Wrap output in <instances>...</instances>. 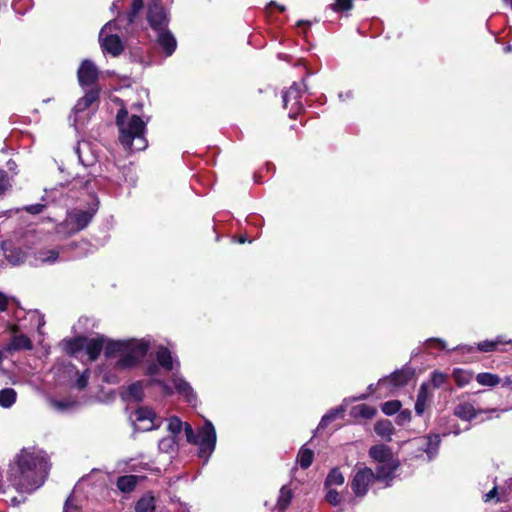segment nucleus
Instances as JSON below:
<instances>
[{
    "label": "nucleus",
    "mask_w": 512,
    "mask_h": 512,
    "mask_svg": "<svg viewBox=\"0 0 512 512\" xmlns=\"http://www.w3.org/2000/svg\"><path fill=\"white\" fill-rule=\"evenodd\" d=\"M475 379L480 385L488 387H494L501 383V378L492 373H479Z\"/></svg>",
    "instance_id": "c756f323"
},
{
    "label": "nucleus",
    "mask_w": 512,
    "mask_h": 512,
    "mask_svg": "<svg viewBox=\"0 0 512 512\" xmlns=\"http://www.w3.org/2000/svg\"><path fill=\"white\" fill-rule=\"evenodd\" d=\"M98 76L99 70L97 66L91 60H83L77 71V78L80 86H93L97 82Z\"/></svg>",
    "instance_id": "9b49d317"
},
{
    "label": "nucleus",
    "mask_w": 512,
    "mask_h": 512,
    "mask_svg": "<svg viewBox=\"0 0 512 512\" xmlns=\"http://www.w3.org/2000/svg\"><path fill=\"white\" fill-rule=\"evenodd\" d=\"M326 501L333 505V506H337L341 503V496L340 494L334 490V489H329L327 494H326V497H325Z\"/></svg>",
    "instance_id": "a18cd8bd"
},
{
    "label": "nucleus",
    "mask_w": 512,
    "mask_h": 512,
    "mask_svg": "<svg viewBox=\"0 0 512 512\" xmlns=\"http://www.w3.org/2000/svg\"><path fill=\"white\" fill-rule=\"evenodd\" d=\"M136 421H148L149 424L145 426L144 430H152L160 426V419L157 418L155 412L149 407H140L135 412Z\"/></svg>",
    "instance_id": "2eb2a0df"
},
{
    "label": "nucleus",
    "mask_w": 512,
    "mask_h": 512,
    "mask_svg": "<svg viewBox=\"0 0 512 512\" xmlns=\"http://www.w3.org/2000/svg\"><path fill=\"white\" fill-rule=\"evenodd\" d=\"M98 207L95 204L93 207H90L87 210H82L79 208H74L67 213L65 219V226L68 229L69 233H76L88 226V224L93 219Z\"/></svg>",
    "instance_id": "0eeeda50"
},
{
    "label": "nucleus",
    "mask_w": 512,
    "mask_h": 512,
    "mask_svg": "<svg viewBox=\"0 0 512 512\" xmlns=\"http://www.w3.org/2000/svg\"><path fill=\"white\" fill-rule=\"evenodd\" d=\"M84 339H72L65 341V349L67 352L76 353L80 348H83Z\"/></svg>",
    "instance_id": "79ce46f5"
},
{
    "label": "nucleus",
    "mask_w": 512,
    "mask_h": 512,
    "mask_svg": "<svg viewBox=\"0 0 512 512\" xmlns=\"http://www.w3.org/2000/svg\"><path fill=\"white\" fill-rule=\"evenodd\" d=\"M146 19L154 32L168 28L169 17L160 0H151L149 2Z\"/></svg>",
    "instance_id": "6e6552de"
},
{
    "label": "nucleus",
    "mask_w": 512,
    "mask_h": 512,
    "mask_svg": "<svg viewBox=\"0 0 512 512\" xmlns=\"http://www.w3.org/2000/svg\"><path fill=\"white\" fill-rule=\"evenodd\" d=\"M157 371H158V366L156 364H150L147 367L146 374L147 375H154V374L157 373Z\"/></svg>",
    "instance_id": "4d7b16f0"
},
{
    "label": "nucleus",
    "mask_w": 512,
    "mask_h": 512,
    "mask_svg": "<svg viewBox=\"0 0 512 512\" xmlns=\"http://www.w3.org/2000/svg\"><path fill=\"white\" fill-rule=\"evenodd\" d=\"M8 261L12 263L13 265H18L21 262H23V254L20 250L11 251L9 254L6 255Z\"/></svg>",
    "instance_id": "de8ad7c7"
},
{
    "label": "nucleus",
    "mask_w": 512,
    "mask_h": 512,
    "mask_svg": "<svg viewBox=\"0 0 512 512\" xmlns=\"http://www.w3.org/2000/svg\"><path fill=\"white\" fill-rule=\"evenodd\" d=\"M89 182H90V179L84 181L83 178L76 177V178L73 179L72 185H73V187L84 188V187H87Z\"/></svg>",
    "instance_id": "603ef678"
},
{
    "label": "nucleus",
    "mask_w": 512,
    "mask_h": 512,
    "mask_svg": "<svg viewBox=\"0 0 512 512\" xmlns=\"http://www.w3.org/2000/svg\"><path fill=\"white\" fill-rule=\"evenodd\" d=\"M343 411V408L339 407L325 414L320 421L318 429L325 428L330 422L334 421L339 414L343 413Z\"/></svg>",
    "instance_id": "4c0bfd02"
},
{
    "label": "nucleus",
    "mask_w": 512,
    "mask_h": 512,
    "mask_svg": "<svg viewBox=\"0 0 512 512\" xmlns=\"http://www.w3.org/2000/svg\"><path fill=\"white\" fill-rule=\"evenodd\" d=\"M440 441L438 435H430L417 440L416 444L421 450L427 453L429 459H431L437 453Z\"/></svg>",
    "instance_id": "a211bd4d"
},
{
    "label": "nucleus",
    "mask_w": 512,
    "mask_h": 512,
    "mask_svg": "<svg viewBox=\"0 0 512 512\" xmlns=\"http://www.w3.org/2000/svg\"><path fill=\"white\" fill-rule=\"evenodd\" d=\"M137 482L138 476L125 475L118 478L117 487L121 492L129 493L135 489Z\"/></svg>",
    "instance_id": "393cba45"
},
{
    "label": "nucleus",
    "mask_w": 512,
    "mask_h": 512,
    "mask_svg": "<svg viewBox=\"0 0 512 512\" xmlns=\"http://www.w3.org/2000/svg\"><path fill=\"white\" fill-rule=\"evenodd\" d=\"M246 241H247V240H246V238H244V237H241V238L239 239V242H240V243H245Z\"/></svg>",
    "instance_id": "0e129e2a"
},
{
    "label": "nucleus",
    "mask_w": 512,
    "mask_h": 512,
    "mask_svg": "<svg viewBox=\"0 0 512 512\" xmlns=\"http://www.w3.org/2000/svg\"><path fill=\"white\" fill-rule=\"evenodd\" d=\"M105 345V338L98 336L96 338L84 339L83 348L89 356L90 361H94L100 355Z\"/></svg>",
    "instance_id": "f3484780"
},
{
    "label": "nucleus",
    "mask_w": 512,
    "mask_h": 512,
    "mask_svg": "<svg viewBox=\"0 0 512 512\" xmlns=\"http://www.w3.org/2000/svg\"><path fill=\"white\" fill-rule=\"evenodd\" d=\"M47 403L53 410L60 413L68 412L77 406L76 401L68 399L58 400L52 397L47 399Z\"/></svg>",
    "instance_id": "5701e85b"
},
{
    "label": "nucleus",
    "mask_w": 512,
    "mask_h": 512,
    "mask_svg": "<svg viewBox=\"0 0 512 512\" xmlns=\"http://www.w3.org/2000/svg\"><path fill=\"white\" fill-rule=\"evenodd\" d=\"M414 375V370L409 367H404L395 371L390 377L380 379L378 386L391 384L393 387H401L406 385Z\"/></svg>",
    "instance_id": "f8f14e48"
},
{
    "label": "nucleus",
    "mask_w": 512,
    "mask_h": 512,
    "mask_svg": "<svg viewBox=\"0 0 512 512\" xmlns=\"http://www.w3.org/2000/svg\"><path fill=\"white\" fill-rule=\"evenodd\" d=\"M132 342L130 341H112L105 339L104 352L107 357H112L116 354H121L125 349H127L128 345Z\"/></svg>",
    "instance_id": "4be33fe9"
},
{
    "label": "nucleus",
    "mask_w": 512,
    "mask_h": 512,
    "mask_svg": "<svg viewBox=\"0 0 512 512\" xmlns=\"http://www.w3.org/2000/svg\"><path fill=\"white\" fill-rule=\"evenodd\" d=\"M8 305V298L5 294L0 292V311H5Z\"/></svg>",
    "instance_id": "5fc2aeb1"
},
{
    "label": "nucleus",
    "mask_w": 512,
    "mask_h": 512,
    "mask_svg": "<svg viewBox=\"0 0 512 512\" xmlns=\"http://www.w3.org/2000/svg\"><path fill=\"white\" fill-rule=\"evenodd\" d=\"M345 478L339 468L335 467L330 470L325 480V487L330 488L332 486H341L344 484Z\"/></svg>",
    "instance_id": "c85d7f7f"
},
{
    "label": "nucleus",
    "mask_w": 512,
    "mask_h": 512,
    "mask_svg": "<svg viewBox=\"0 0 512 512\" xmlns=\"http://www.w3.org/2000/svg\"><path fill=\"white\" fill-rule=\"evenodd\" d=\"M90 371L86 369L76 380V387L78 389H84L88 385Z\"/></svg>",
    "instance_id": "8fccbe9b"
},
{
    "label": "nucleus",
    "mask_w": 512,
    "mask_h": 512,
    "mask_svg": "<svg viewBox=\"0 0 512 512\" xmlns=\"http://www.w3.org/2000/svg\"><path fill=\"white\" fill-rule=\"evenodd\" d=\"M510 341L504 340L502 337H497L495 340H485L478 344V349L482 352H492L496 350L499 344L509 343Z\"/></svg>",
    "instance_id": "c9c22d12"
},
{
    "label": "nucleus",
    "mask_w": 512,
    "mask_h": 512,
    "mask_svg": "<svg viewBox=\"0 0 512 512\" xmlns=\"http://www.w3.org/2000/svg\"><path fill=\"white\" fill-rule=\"evenodd\" d=\"M33 347L30 338L26 335H15L10 344L5 347L6 351L31 350Z\"/></svg>",
    "instance_id": "412c9836"
},
{
    "label": "nucleus",
    "mask_w": 512,
    "mask_h": 512,
    "mask_svg": "<svg viewBox=\"0 0 512 512\" xmlns=\"http://www.w3.org/2000/svg\"><path fill=\"white\" fill-rule=\"evenodd\" d=\"M147 118L144 121L140 116L129 115L125 108L118 111L116 116V124L119 128V141L131 151H141L147 147L145 138Z\"/></svg>",
    "instance_id": "7ed1b4c3"
},
{
    "label": "nucleus",
    "mask_w": 512,
    "mask_h": 512,
    "mask_svg": "<svg viewBox=\"0 0 512 512\" xmlns=\"http://www.w3.org/2000/svg\"><path fill=\"white\" fill-rule=\"evenodd\" d=\"M278 7H279V9H280L281 11H284V10H285V7H284V6H278Z\"/></svg>",
    "instance_id": "774afa93"
},
{
    "label": "nucleus",
    "mask_w": 512,
    "mask_h": 512,
    "mask_svg": "<svg viewBox=\"0 0 512 512\" xmlns=\"http://www.w3.org/2000/svg\"><path fill=\"white\" fill-rule=\"evenodd\" d=\"M448 380V376L445 373L434 371L431 374V383L435 388L443 386Z\"/></svg>",
    "instance_id": "a19ab883"
},
{
    "label": "nucleus",
    "mask_w": 512,
    "mask_h": 512,
    "mask_svg": "<svg viewBox=\"0 0 512 512\" xmlns=\"http://www.w3.org/2000/svg\"><path fill=\"white\" fill-rule=\"evenodd\" d=\"M2 360H3V353H2V351H0V363L2 362Z\"/></svg>",
    "instance_id": "69168bd1"
},
{
    "label": "nucleus",
    "mask_w": 512,
    "mask_h": 512,
    "mask_svg": "<svg viewBox=\"0 0 512 512\" xmlns=\"http://www.w3.org/2000/svg\"><path fill=\"white\" fill-rule=\"evenodd\" d=\"M149 345L144 340H132L115 362L114 368L117 371H124L135 367L146 355Z\"/></svg>",
    "instance_id": "423d86ee"
},
{
    "label": "nucleus",
    "mask_w": 512,
    "mask_h": 512,
    "mask_svg": "<svg viewBox=\"0 0 512 512\" xmlns=\"http://www.w3.org/2000/svg\"><path fill=\"white\" fill-rule=\"evenodd\" d=\"M499 385H501L503 387L512 385V377L507 376L504 379H501V383Z\"/></svg>",
    "instance_id": "13d9d810"
},
{
    "label": "nucleus",
    "mask_w": 512,
    "mask_h": 512,
    "mask_svg": "<svg viewBox=\"0 0 512 512\" xmlns=\"http://www.w3.org/2000/svg\"><path fill=\"white\" fill-rule=\"evenodd\" d=\"M305 88L304 83L294 82L290 88L283 93V106L289 109V117L294 118L302 111L303 104L301 98Z\"/></svg>",
    "instance_id": "9d476101"
},
{
    "label": "nucleus",
    "mask_w": 512,
    "mask_h": 512,
    "mask_svg": "<svg viewBox=\"0 0 512 512\" xmlns=\"http://www.w3.org/2000/svg\"><path fill=\"white\" fill-rule=\"evenodd\" d=\"M369 456L378 463L376 467L377 480L391 479L398 468V462L393 458L391 449L384 444H377L369 449Z\"/></svg>",
    "instance_id": "39448f33"
},
{
    "label": "nucleus",
    "mask_w": 512,
    "mask_h": 512,
    "mask_svg": "<svg viewBox=\"0 0 512 512\" xmlns=\"http://www.w3.org/2000/svg\"><path fill=\"white\" fill-rule=\"evenodd\" d=\"M103 380L105 382L111 383V384H116L120 381L119 377H117L116 375L109 374V373L104 374Z\"/></svg>",
    "instance_id": "864d4df0"
},
{
    "label": "nucleus",
    "mask_w": 512,
    "mask_h": 512,
    "mask_svg": "<svg viewBox=\"0 0 512 512\" xmlns=\"http://www.w3.org/2000/svg\"><path fill=\"white\" fill-rule=\"evenodd\" d=\"M16 392L12 388L2 389L0 391V406L3 408L11 407L16 401Z\"/></svg>",
    "instance_id": "72a5a7b5"
},
{
    "label": "nucleus",
    "mask_w": 512,
    "mask_h": 512,
    "mask_svg": "<svg viewBox=\"0 0 512 512\" xmlns=\"http://www.w3.org/2000/svg\"><path fill=\"white\" fill-rule=\"evenodd\" d=\"M375 480H377V473H374L371 468H358L351 480V489L355 496L364 497Z\"/></svg>",
    "instance_id": "1a4fd4ad"
},
{
    "label": "nucleus",
    "mask_w": 512,
    "mask_h": 512,
    "mask_svg": "<svg viewBox=\"0 0 512 512\" xmlns=\"http://www.w3.org/2000/svg\"><path fill=\"white\" fill-rule=\"evenodd\" d=\"M352 6V0H335V2L330 5L331 9L335 12L350 10Z\"/></svg>",
    "instance_id": "37998d69"
},
{
    "label": "nucleus",
    "mask_w": 512,
    "mask_h": 512,
    "mask_svg": "<svg viewBox=\"0 0 512 512\" xmlns=\"http://www.w3.org/2000/svg\"><path fill=\"white\" fill-rule=\"evenodd\" d=\"M425 345L429 348H435L438 350H444L446 348L445 341L440 338H430L426 340Z\"/></svg>",
    "instance_id": "49530a36"
},
{
    "label": "nucleus",
    "mask_w": 512,
    "mask_h": 512,
    "mask_svg": "<svg viewBox=\"0 0 512 512\" xmlns=\"http://www.w3.org/2000/svg\"><path fill=\"white\" fill-rule=\"evenodd\" d=\"M374 430L377 435H379L383 438L390 439L391 435L393 434L394 427H393L391 421L381 420L375 424Z\"/></svg>",
    "instance_id": "473e14b6"
},
{
    "label": "nucleus",
    "mask_w": 512,
    "mask_h": 512,
    "mask_svg": "<svg viewBox=\"0 0 512 512\" xmlns=\"http://www.w3.org/2000/svg\"><path fill=\"white\" fill-rule=\"evenodd\" d=\"M49 467L42 450L23 448L9 465L8 480L17 491L31 493L43 485Z\"/></svg>",
    "instance_id": "f257e3e1"
},
{
    "label": "nucleus",
    "mask_w": 512,
    "mask_h": 512,
    "mask_svg": "<svg viewBox=\"0 0 512 512\" xmlns=\"http://www.w3.org/2000/svg\"><path fill=\"white\" fill-rule=\"evenodd\" d=\"M401 403L397 400L385 402L382 405V412L386 415H393L399 411Z\"/></svg>",
    "instance_id": "ea45409f"
},
{
    "label": "nucleus",
    "mask_w": 512,
    "mask_h": 512,
    "mask_svg": "<svg viewBox=\"0 0 512 512\" xmlns=\"http://www.w3.org/2000/svg\"><path fill=\"white\" fill-rule=\"evenodd\" d=\"M128 395L135 401H141L144 396L142 382L138 381L128 387Z\"/></svg>",
    "instance_id": "e433bc0d"
},
{
    "label": "nucleus",
    "mask_w": 512,
    "mask_h": 512,
    "mask_svg": "<svg viewBox=\"0 0 512 512\" xmlns=\"http://www.w3.org/2000/svg\"><path fill=\"white\" fill-rule=\"evenodd\" d=\"M183 426V422L178 417H171L168 420L167 428L174 436L181 432Z\"/></svg>",
    "instance_id": "58836bf2"
},
{
    "label": "nucleus",
    "mask_w": 512,
    "mask_h": 512,
    "mask_svg": "<svg viewBox=\"0 0 512 512\" xmlns=\"http://www.w3.org/2000/svg\"><path fill=\"white\" fill-rule=\"evenodd\" d=\"M292 498V490L286 485L282 486L276 504L278 511L283 512L290 505Z\"/></svg>",
    "instance_id": "a878e982"
},
{
    "label": "nucleus",
    "mask_w": 512,
    "mask_h": 512,
    "mask_svg": "<svg viewBox=\"0 0 512 512\" xmlns=\"http://www.w3.org/2000/svg\"><path fill=\"white\" fill-rule=\"evenodd\" d=\"M352 415L354 417H361L364 419H370L376 414V409L366 404H359L352 408Z\"/></svg>",
    "instance_id": "2f4dec72"
},
{
    "label": "nucleus",
    "mask_w": 512,
    "mask_h": 512,
    "mask_svg": "<svg viewBox=\"0 0 512 512\" xmlns=\"http://www.w3.org/2000/svg\"><path fill=\"white\" fill-rule=\"evenodd\" d=\"M172 381H173V384H174V387H175L176 391L180 395L185 397L187 402L193 403V402L196 401V396L194 394V391H193L192 387L190 386V384L188 382H186L180 376H174Z\"/></svg>",
    "instance_id": "6ab92c4d"
},
{
    "label": "nucleus",
    "mask_w": 512,
    "mask_h": 512,
    "mask_svg": "<svg viewBox=\"0 0 512 512\" xmlns=\"http://www.w3.org/2000/svg\"><path fill=\"white\" fill-rule=\"evenodd\" d=\"M314 453L311 449L302 447L298 453V463L302 469H307L313 462Z\"/></svg>",
    "instance_id": "f704fd0d"
},
{
    "label": "nucleus",
    "mask_w": 512,
    "mask_h": 512,
    "mask_svg": "<svg viewBox=\"0 0 512 512\" xmlns=\"http://www.w3.org/2000/svg\"><path fill=\"white\" fill-rule=\"evenodd\" d=\"M155 498L152 495H144L135 504L136 512H155Z\"/></svg>",
    "instance_id": "bb28decb"
},
{
    "label": "nucleus",
    "mask_w": 512,
    "mask_h": 512,
    "mask_svg": "<svg viewBox=\"0 0 512 512\" xmlns=\"http://www.w3.org/2000/svg\"><path fill=\"white\" fill-rule=\"evenodd\" d=\"M497 494V487L495 486L492 490H490L488 493L485 494L484 500L490 501L492 498H494Z\"/></svg>",
    "instance_id": "6e6d98bb"
},
{
    "label": "nucleus",
    "mask_w": 512,
    "mask_h": 512,
    "mask_svg": "<svg viewBox=\"0 0 512 512\" xmlns=\"http://www.w3.org/2000/svg\"><path fill=\"white\" fill-rule=\"evenodd\" d=\"M176 441L174 437L163 438L159 442V449L163 452H169L174 450Z\"/></svg>",
    "instance_id": "c03bdc74"
},
{
    "label": "nucleus",
    "mask_w": 512,
    "mask_h": 512,
    "mask_svg": "<svg viewBox=\"0 0 512 512\" xmlns=\"http://www.w3.org/2000/svg\"><path fill=\"white\" fill-rule=\"evenodd\" d=\"M143 0H133L130 10L118 15L114 20L109 21L99 33V41L104 53H108L114 57L119 56L123 50L124 45L120 37L113 34L114 30H127L128 27L135 23L139 13L143 9Z\"/></svg>",
    "instance_id": "f03ea898"
},
{
    "label": "nucleus",
    "mask_w": 512,
    "mask_h": 512,
    "mask_svg": "<svg viewBox=\"0 0 512 512\" xmlns=\"http://www.w3.org/2000/svg\"><path fill=\"white\" fill-rule=\"evenodd\" d=\"M59 257V252L55 249H42L35 254V264H53Z\"/></svg>",
    "instance_id": "b1692460"
},
{
    "label": "nucleus",
    "mask_w": 512,
    "mask_h": 512,
    "mask_svg": "<svg viewBox=\"0 0 512 512\" xmlns=\"http://www.w3.org/2000/svg\"><path fill=\"white\" fill-rule=\"evenodd\" d=\"M452 377L459 387H463L472 381L473 374L470 371L456 368L453 370Z\"/></svg>",
    "instance_id": "7c9ffc66"
},
{
    "label": "nucleus",
    "mask_w": 512,
    "mask_h": 512,
    "mask_svg": "<svg viewBox=\"0 0 512 512\" xmlns=\"http://www.w3.org/2000/svg\"><path fill=\"white\" fill-rule=\"evenodd\" d=\"M156 358L158 363L166 370H172L173 368V359L171 352L165 348L160 347L156 353Z\"/></svg>",
    "instance_id": "cd10ccee"
},
{
    "label": "nucleus",
    "mask_w": 512,
    "mask_h": 512,
    "mask_svg": "<svg viewBox=\"0 0 512 512\" xmlns=\"http://www.w3.org/2000/svg\"><path fill=\"white\" fill-rule=\"evenodd\" d=\"M44 208L45 206L43 204L37 203L26 206L25 210L30 214H40Z\"/></svg>",
    "instance_id": "3c124183"
},
{
    "label": "nucleus",
    "mask_w": 512,
    "mask_h": 512,
    "mask_svg": "<svg viewBox=\"0 0 512 512\" xmlns=\"http://www.w3.org/2000/svg\"><path fill=\"white\" fill-rule=\"evenodd\" d=\"M504 1L509 3L512 6V0H504Z\"/></svg>",
    "instance_id": "338daca9"
},
{
    "label": "nucleus",
    "mask_w": 512,
    "mask_h": 512,
    "mask_svg": "<svg viewBox=\"0 0 512 512\" xmlns=\"http://www.w3.org/2000/svg\"><path fill=\"white\" fill-rule=\"evenodd\" d=\"M72 507V497H69L65 502V511L69 512L70 508Z\"/></svg>",
    "instance_id": "bf43d9fd"
},
{
    "label": "nucleus",
    "mask_w": 512,
    "mask_h": 512,
    "mask_svg": "<svg viewBox=\"0 0 512 512\" xmlns=\"http://www.w3.org/2000/svg\"><path fill=\"white\" fill-rule=\"evenodd\" d=\"M155 34L158 45L162 48L166 56H171L177 47V41L174 35L168 28L157 31Z\"/></svg>",
    "instance_id": "4468645a"
},
{
    "label": "nucleus",
    "mask_w": 512,
    "mask_h": 512,
    "mask_svg": "<svg viewBox=\"0 0 512 512\" xmlns=\"http://www.w3.org/2000/svg\"><path fill=\"white\" fill-rule=\"evenodd\" d=\"M142 109V104H133L132 105V110H134L135 112H140Z\"/></svg>",
    "instance_id": "680f3d73"
},
{
    "label": "nucleus",
    "mask_w": 512,
    "mask_h": 512,
    "mask_svg": "<svg viewBox=\"0 0 512 512\" xmlns=\"http://www.w3.org/2000/svg\"><path fill=\"white\" fill-rule=\"evenodd\" d=\"M495 409L492 410H476L475 407L469 402H463L458 404L454 409V415L464 421H470L474 419L478 414L482 412H495Z\"/></svg>",
    "instance_id": "dca6fc26"
},
{
    "label": "nucleus",
    "mask_w": 512,
    "mask_h": 512,
    "mask_svg": "<svg viewBox=\"0 0 512 512\" xmlns=\"http://www.w3.org/2000/svg\"><path fill=\"white\" fill-rule=\"evenodd\" d=\"M430 399L431 393L429 392V385L427 383H422L415 403V411L418 415H422L424 413Z\"/></svg>",
    "instance_id": "aec40b11"
},
{
    "label": "nucleus",
    "mask_w": 512,
    "mask_h": 512,
    "mask_svg": "<svg viewBox=\"0 0 512 512\" xmlns=\"http://www.w3.org/2000/svg\"><path fill=\"white\" fill-rule=\"evenodd\" d=\"M99 99V89L92 88L85 93L75 104L72 113L74 116L73 124L75 125L78 121V114L87 110L93 103Z\"/></svg>",
    "instance_id": "ddd939ff"
},
{
    "label": "nucleus",
    "mask_w": 512,
    "mask_h": 512,
    "mask_svg": "<svg viewBox=\"0 0 512 512\" xmlns=\"http://www.w3.org/2000/svg\"><path fill=\"white\" fill-rule=\"evenodd\" d=\"M11 502L13 503V505H17L20 503L16 498H12Z\"/></svg>",
    "instance_id": "e2e57ef3"
},
{
    "label": "nucleus",
    "mask_w": 512,
    "mask_h": 512,
    "mask_svg": "<svg viewBox=\"0 0 512 512\" xmlns=\"http://www.w3.org/2000/svg\"><path fill=\"white\" fill-rule=\"evenodd\" d=\"M157 383L163 387V389L166 393H168V394L171 393L169 386L167 384H165L163 381H157Z\"/></svg>",
    "instance_id": "052dcab7"
},
{
    "label": "nucleus",
    "mask_w": 512,
    "mask_h": 512,
    "mask_svg": "<svg viewBox=\"0 0 512 512\" xmlns=\"http://www.w3.org/2000/svg\"><path fill=\"white\" fill-rule=\"evenodd\" d=\"M184 432L187 442L199 446V456L208 459L216 445V431L213 424L206 420L197 434L189 423H184Z\"/></svg>",
    "instance_id": "20e7f679"
},
{
    "label": "nucleus",
    "mask_w": 512,
    "mask_h": 512,
    "mask_svg": "<svg viewBox=\"0 0 512 512\" xmlns=\"http://www.w3.org/2000/svg\"><path fill=\"white\" fill-rule=\"evenodd\" d=\"M8 174L4 170H0V195L10 188Z\"/></svg>",
    "instance_id": "09e8293b"
}]
</instances>
